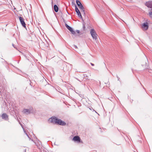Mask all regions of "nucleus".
I'll return each mask as SVG.
<instances>
[{"instance_id":"5701e85b","label":"nucleus","mask_w":152,"mask_h":152,"mask_svg":"<svg viewBox=\"0 0 152 152\" xmlns=\"http://www.w3.org/2000/svg\"><path fill=\"white\" fill-rule=\"evenodd\" d=\"M12 46L14 47V48H15V46H14V45L13 44H12Z\"/></svg>"},{"instance_id":"f03ea898","label":"nucleus","mask_w":152,"mask_h":152,"mask_svg":"<svg viewBox=\"0 0 152 152\" xmlns=\"http://www.w3.org/2000/svg\"><path fill=\"white\" fill-rule=\"evenodd\" d=\"M65 26L66 28L71 32L72 34H73L75 36H79L80 35L83 34L81 32H80V31L78 30H77L76 31V32L73 30L72 28L66 24H65Z\"/></svg>"},{"instance_id":"f8f14e48","label":"nucleus","mask_w":152,"mask_h":152,"mask_svg":"<svg viewBox=\"0 0 152 152\" xmlns=\"http://www.w3.org/2000/svg\"><path fill=\"white\" fill-rule=\"evenodd\" d=\"M54 11L56 12H57L58 11V7L57 6L56 4H55L54 6Z\"/></svg>"},{"instance_id":"412c9836","label":"nucleus","mask_w":152,"mask_h":152,"mask_svg":"<svg viewBox=\"0 0 152 152\" xmlns=\"http://www.w3.org/2000/svg\"><path fill=\"white\" fill-rule=\"evenodd\" d=\"M94 110V111L96 113L98 114L99 115V114H98V113H97V112L96 111H95V110Z\"/></svg>"},{"instance_id":"7ed1b4c3","label":"nucleus","mask_w":152,"mask_h":152,"mask_svg":"<svg viewBox=\"0 0 152 152\" xmlns=\"http://www.w3.org/2000/svg\"><path fill=\"white\" fill-rule=\"evenodd\" d=\"M90 33L91 35L93 38L96 40L97 39V34H96V31L94 29H91L90 31Z\"/></svg>"},{"instance_id":"1a4fd4ad","label":"nucleus","mask_w":152,"mask_h":152,"mask_svg":"<svg viewBox=\"0 0 152 152\" xmlns=\"http://www.w3.org/2000/svg\"><path fill=\"white\" fill-rule=\"evenodd\" d=\"M75 11L78 15V16L81 18H82V16L81 15V13L78 10V8H77V7L76 6V5L75 6Z\"/></svg>"},{"instance_id":"20e7f679","label":"nucleus","mask_w":152,"mask_h":152,"mask_svg":"<svg viewBox=\"0 0 152 152\" xmlns=\"http://www.w3.org/2000/svg\"><path fill=\"white\" fill-rule=\"evenodd\" d=\"M33 112L32 108H30L29 109H24L23 110L22 112L23 113L28 115L32 113Z\"/></svg>"},{"instance_id":"f257e3e1","label":"nucleus","mask_w":152,"mask_h":152,"mask_svg":"<svg viewBox=\"0 0 152 152\" xmlns=\"http://www.w3.org/2000/svg\"><path fill=\"white\" fill-rule=\"evenodd\" d=\"M49 121L51 122L61 126H65L66 123L60 119L55 117H52L50 118Z\"/></svg>"},{"instance_id":"a211bd4d","label":"nucleus","mask_w":152,"mask_h":152,"mask_svg":"<svg viewBox=\"0 0 152 152\" xmlns=\"http://www.w3.org/2000/svg\"><path fill=\"white\" fill-rule=\"evenodd\" d=\"M117 77L118 79V80L119 79H120V78L118 76H117Z\"/></svg>"},{"instance_id":"4be33fe9","label":"nucleus","mask_w":152,"mask_h":152,"mask_svg":"<svg viewBox=\"0 0 152 152\" xmlns=\"http://www.w3.org/2000/svg\"><path fill=\"white\" fill-rule=\"evenodd\" d=\"M150 12H152V9H151V11Z\"/></svg>"},{"instance_id":"39448f33","label":"nucleus","mask_w":152,"mask_h":152,"mask_svg":"<svg viewBox=\"0 0 152 152\" xmlns=\"http://www.w3.org/2000/svg\"><path fill=\"white\" fill-rule=\"evenodd\" d=\"M76 3L78 7L81 10L84 11V7L80 1L78 0H76Z\"/></svg>"},{"instance_id":"9b49d317","label":"nucleus","mask_w":152,"mask_h":152,"mask_svg":"<svg viewBox=\"0 0 152 152\" xmlns=\"http://www.w3.org/2000/svg\"><path fill=\"white\" fill-rule=\"evenodd\" d=\"M145 5L148 7L152 8V3L150 2H146Z\"/></svg>"},{"instance_id":"dca6fc26","label":"nucleus","mask_w":152,"mask_h":152,"mask_svg":"<svg viewBox=\"0 0 152 152\" xmlns=\"http://www.w3.org/2000/svg\"><path fill=\"white\" fill-rule=\"evenodd\" d=\"M73 47L75 49H77V46L76 45H73Z\"/></svg>"},{"instance_id":"f3484780","label":"nucleus","mask_w":152,"mask_h":152,"mask_svg":"<svg viewBox=\"0 0 152 152\" xmlns=\"http://www.w3.org/2000/svg\"><path fill=\"white\" fill-rule=\"evenodd\" d=\"M1 86H0V93H1Z\"/></svg>"},{"instance_id":"9d476101","label":"nucleus","mask_w":152,"mask_h":152,"mask_svg":"<svg viewBox=\"0 0 152 152\" xmlns=\"http://www.w3.org/2000/svg\"><path fill=\"white\" fill-rule=\"evenodd\" d=\"M2 118L5 120H7L8 119V115L6 113H3L1 115Z\"/></svg>"},{"instance_id":"aec40b11","label":"nucleus","mask_w":152,"mask_h":152,"mask_svg":"<svg viewBox=\"0 0 152 152\" xmlns=\"http://www.w3.org/2000/svg\"><path fill=\"white\" fill-rule=\"evenodd\" d=\"M83 27L84 29L85 28V27L84 25H83Z\"/></svg>"},{"instance_id":"6ab92c4d","label":"nucleus","mask_w":152,"mask_h":152,"mask_svg":"<svg viewBox=\"0 0 152 152\" xmlns=\"http://www.w3.org/2000/svg\"><path fill=\"white\" fill-rule=\"evenodd\" d=\"M91 64L92 66H94V64L92 63H91Z\"/></svg>"},{"instance_id":"ddd939ff","label":"nucleus","mask_w":152,"mask_h":152,"mask_svg":"<svg viewBox=\"0 0 152 152\" xmlns=\"http://www.w3.org/2000/svg\"><path fill=\"white\" fill-rule=\"evenodd\" d=\"M37 143L38 144H37L36 143H35L37 147L40 148V147L41 145H42L41 142L39 141H38Z\"/></svg>"},{"instance_id":"2eb2a0df","label":"nucleus","mask_w":152,"mask_h":152,"mask_svg":"<svg viewBox=\"0 0 152 152\" xmlns=\"http://www.w3.org/2000/svg\"><path fill=\"white\" fill-rule=\"evenodd\" d=\"M148 14L149 17L152 18V12H149Z\"/></svg>"},{"instance_id":"0eeeda50","label":"nucleus","mask_w":152,"mask_h":152,"mask_svg":"<svg viewBox=\"0 0 152 152\" xmlns=\"http://www.w3.org/2000/svg\"><path fill=\"white\" fill-rule=\"evenodd\" d=\"M142 28L145 30H147L148 28V25L147 22L144 23L142 26Z\"/></svg>"},{"instance_id":"b1692460","label":"nucleus","mask_w":152,"mask_h":152,"mask_svg":"<svg viewBox=\"0 0 152 152\" xmlns=\"http://www.w3.org/2000/svg\"><path fill=\"white\" fill-rule=\"evenodd\" d=\"M107 83V84H108V85H109V82H108V83Z\"/></svg>"},{"instance_id":"423d86ee","label":"nucleus","mask_w":152,"mask_h":152,"mask_svg":"<svg viewBox=\"0 0 152 152\" xmlns=\"http://www.w3.org/2000/svg\"><path fill=\"white\" fill-rule=\"evenodd\" d=\"M19 20H20V23L21 24H22V26L25 28H26V23H25V22L24 20V19L23 18L21 17H19Z\"/></svg>"},{"instance_id":"4468645a","label":"nucleus","mask_w":152,"mask_h":152,"mask_svg":"<svg viewBox=\"0 0 152 152\" xmlns=\"http://www.w3.org/2000/svg\"><path fill=\"white\" fill-rule=\"evenodd\" d=\"M20 123V125H21V126L22 127V128L23 129V131H24V132H25V133H26V135L28 136V137H28V134H27L26 133V131H25V129H24V127H23V125L22 124H20V123Z\"/></svg>"},{"instance_id":"6e6552de","label":"nucleus","mask_w":152,"mask_h":152,"mask_svg":"<svg viewBox=\"0 0 152 152\" xmlns=\"http://www.w3.org/2000/svg\"><path fill=\"white\" fill-rule=\"evenodd\" d=\"M73 140L74 141H77L78 142H82L80 137L78 136L74 137L73 138Z\"/></svg>"}]
</instances>
